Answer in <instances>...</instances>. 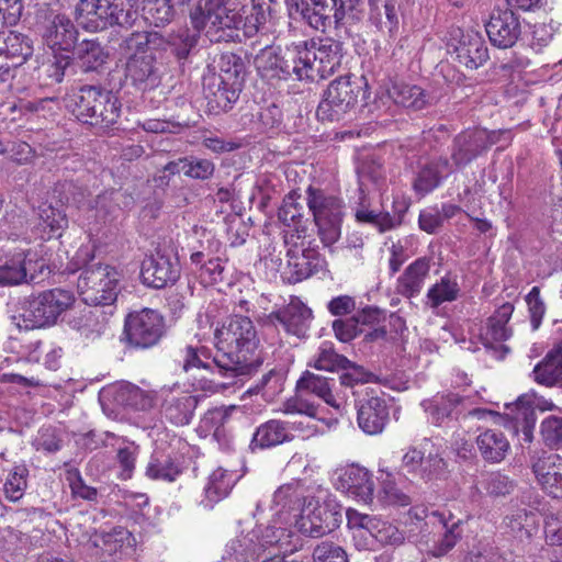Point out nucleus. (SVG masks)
<instances>
[{
	"label": "nucleus",
	"mask_w": 562,
	"mask_h": 562,
	"mask_svg": "<svg viewBox=\"0 0 562 562\" xmlns=\"http://www.w3.org/2000/svg\"><path fill=\"white\" fill-rule=\"evenodd\" d=\"M216 355L213 363L227 379H241L257 372L263 359L257 352L259 338L247 316L233 315L215 330Z\"/></svg>",
	"instance_id": "f257e3e1"
},
{
	"label": "nucleus",
	"mask_w": 562,
	"mask_h": 562,
	"mask_svg": "<svg viewBox=\"0 0 562 562\" xmlns=\"http://www.w3.org/2000/svg\"><path fill=\"white\" fill-rule=\"evenodd\" d=\"M161 36L154 32H134L120 44L127 55L125 78L139 90H148L160 82V72L153 46L159 45Z\"/></svg>",
	"instance_id": "f03ea898"
},
{
	"label": "nucleus",
	"mask_w": 562,
	"mask_h": 562,
	"mask_svg": "<svg viewBox=\"0 0 562 562\" xmlns=\"http://www.w3.org/2000/svg\"><path fill=\"white\" fill-rule=\"evenodd\" d=\"M66 106L81 123L108 128L120 117L121 104L109 90L83 86L67 98Z\"/></svg>",
	"instance_id": "7ed1b4c3"
},
{
	"label": "nucleus",
	"mask_w": 562,
	"mask_h": 562,
	"mask_svg": "<svg viewBox=\"0 0 562 562\" xmlns=\"http://www.w3.org/2000/svg\"><path fill=\"white\" fill-rule=\"evenodd\" d=\"M192 27L205 31L213 43L231 42L237 36L241 16L225 4V0H198L190 11Z\"/></svg>",
	"instance_id": "20e7f679"
},
{
	"label": "nucleus",
	"mask_w": 562,
	"mask_h": 562,
	"mask_svg": "<svg viewBox=\"0 0 562 562\" xmlns=\"http://www.w3.org/2000/svg\"><path fill=\"white\" fill-rule=\"evenodd\" d=\"M132 0H78L72 16L87 32H102L114 25H126L133 21L135 11Z\"/></svg>",
	"instance_id": "39448f33"
},
{
	"label": "nucleus",
	"mask_w": 562,
	"mask_h": 562,
	"mask_svg": "<svg viewBox=\"0 0 562 562\" xmlns=\"http://www.w3.org/2000/svg\"><path fill=\"white\" fill-rule=\"evenodd\" d=\"M74 303L71 291L60 288L45 290L21 302L20 317L25 328L52 326Z\"/></svg>",
	"instance_id": "423d86ee"
},
{
	"label": "nucleus",
	"mask_w": 562,
	"mask_h": 562,
	"mask_svg": "<svg viewBox=\"0 0 562 562\" xmlns=\"http://www.w3.org/2000/svg\"><path fill=\"white\" fill-rule=\"evenodd\" d=\"M77 281L83 302L93 306L113 305L120 293V272L109 265L87 262Z\"/></svg>",
	"instance_id": "0eeeda50"
},
{
	"label": "nucleus",
	"mask_w": 562,
	"mask_h": 562,
	"mask_svg": "<svg viewBox=\"0 0 562 562\" xmlns=\"http://www.w3.org/2000/svg\"><path fill=\"white\" fill-rule=\"evenodd\" d=\"M306 194V203L313 214L318 237L325 247H331L341 235L345 203L340 198L312 187H308Z\"/></svg>",
	"instance_id": "6e6552de"
},
{
	"label": "nucleus",
	"mask_w": 562,
	"mask_h": 562,
	"mask_svg": "<svg viewBox=\"0 0 562 562\" xmlns=\"http://www.w3.org/2000/svg\"><path fill=\"white\" fill-rule=\"evenodd\" d=\"M367 83L363 78L352 76H341L333 80L324 92V98L319 102L316 114L322 121H339L346 113L352 110L359 98H367Z\"/></svg>",
	"instance_id": "1a4fd4ad"
},
{
	"label": "nucleus",
	"mask_w": 562,
	"mask_h": 562,
	"mask_svg": "<svg viewBox=\"0 0 562 562\" xmlns=\"http://www.w3.org/2000/svg\"><path fill=\"white\" fill-rule=\"evenodd\" d=\"M255 66L260 76L268 80H288L293 75L296 79L304 80L300 44L285 49L267 45L256 55Z\"/></svg>",
	"instance_id": "9d476101"
},
{
	"label": "nucleus",
	"mask_w": 562,
	"mask_h": 562,
	"mask_svg": "<svg viewBox=\"0 0 562 562\" xmlns=\"http://www.w3.org/2000/svg\"><path fill=\"white\" fill-rule=\"evenodd\" d=\"M301 45L302 69L304 79L314 81L317 78L325 79L336 72L344 57V46L339 41L326 38L324 41H312L308 45L303 42Z\"/></svg>",
	"instance_id": "9b49d317"
},
{
	"label": "nucleus",
	"mask_w": 562,
	"mask_h": 562,
	"mask_svg": "<svg viewBox=\"0 0 562 562\" xmlns=\"http://www.w3.org/2000/svg\"><path fill=\"white\" fill-rule=\"evenodd\" d=\"M342 521V507L331 497L322 503L311 497L303 514L293 521L295 528L304 536L322 538L333 532Z\"/></svg>",
	"instance_id": "f8f14e48"
},
{
	"label": "nucleus",
	"mask_w": 562,
	"mask_h": 562,
	"mask_svg": "<svg viewBox=\"0 0 562 562\" xmlns=\"http://www.w3.org/2000/svg\"><path fill=\"white\" fill-rule=\"evenodd\" d=\"M165 333V318L156 310L143 308L130 313L125 318L124 335L128 345L134 348L154 347Z\"/></svg>",
	"instance_id": "ddd939ff"
},
{
	"label": "nucleus",
	"mask_w": 562,
	"mask_h": 562,
	"mask_svg": "<svg viewBox=\"0 0 562 562\" xmlns=\"http://www.w3.org/2000/svg\"><path fill=\"white\" fill-rule=\"evenodd\" d=\"M75 22L65 13L47 9L40 22L43 43L53 52H72L80 34Z\"/></svg>",
	"instance_id": "4468645a"
},
{
	"label": "nucleus",
	"mask_w": 562,
	"mask_h": 562,
	"mask_svg": "<svg viewBox=\"0 0 562 562\" xmlns=\"http://www.w3.org/2000/svg\"><path fill=\"white\" fill-rule=\"evenodd\" d=\"M180 263L171 248H158L142 262L140 277L143 283L154 288L164 289L172 285L180 278Z\"/></svg>",
	"instance_id": "2eb2a0df"
},
{
	"label": "nucleus",
	"mask_w": 562,
	"mask_h": 562,
	"mask_svg": "<svg viewBox=\"0 0 562 562\" xmlns=\"http://www.w3.org/2000/svg\"><path fill=\"white\" fill-rule=\"evenodd\" d=\"M494 132L486 130H465L459 133L452 140L450 158L452 167H465L495 144Z\"/></svg>",
	"instance_id": "dca6fc26"
},
{
	"label": "nucleus",
	"mask_w": 562,
	"mask_h": 562,
	"mask_svg": "<svg viewBox=\"0 0 562 562\" xmlns=\"http://www.w3.org/2000/svg\"><path fill=\"white\" fill-rule=\"evenodd\" d=\"M313 318L312 310L308 308L299 297H291L290 302L266 315L265 326L276 327L280 324L286 334L297 338H304Z\"/></svg>",
	"instance_id": "f3484780"
},
{
	"label": "nucleus",
	"mask_w": 562,
	"mask_h": 562,
	"mask_svg": "<svg viewBox=\"0 0 562 562\" xmlns=\"http://www.w3.org/2000/svg\"><path fill=\"white\" fill-rule=\"evenodd\" d=\"M530 465L538 483L552 497H562V458L557 453L535 450Z\"/></svg>",
	"instance_id": "a211bd4d"
},
{
	"label": "nucleus",
	"mask_w": 562,
	"mask_h": 562,
	"mask_svg": "<svg viewBox=\"0 0 562 562\" xmlns=\"http://www.w3.org/2000/svg\"><path fill=\"white\" fill-rule=\"evenodd\" d=\"M485 31L495 47L505 49L513 47L520 37L521 24L513 10L497 8L485 23Z\"/></svg>",
	"instance_id": "6ab92c4d"
},
{
	"label": "nucleus",
	"mask_w": 562,
	"mask_h": 562,
	"mask_svg": "<svg viewBox=\"0 0 562 562\" xmlns=\"http://www.w3.org/2000/svg\"><path fill=\"white\" fill-rule=\"evenodd\" d=\"M465 397L454 392L437 393L420 403L427 420L436 427L448 426L465 408Z\"/></svg>",
	"instance_id": "aec40b11"
},
{
	"label": "nucleus",
	"mask_w": 562,
	"mask_h": 562,
	"mask_svg": "<svg viewBox=\"0 0 562 562\" xmlns=\"http://www.w3.org/2000/svg\"><path fill=\"white\" fill-rule=\"evenodd\" d=\"M359 427L368 435H378L384 429L389 419L385 400L374 390H368L356 404Z\"/></svg>",
	"instance_id": "412c9836"
},
{
	"label": "nucleus",
	"mask_w": 562,
	"mask_h": 562,
	"mask_svg": "<svg viewBox=\"0 0 562 562\" xmlns=\"http://www.w3.org/2000/svg\"><path fill=\"white\" fill-rule=\"evenodd\" d=\"M324 265V258L315 248H291L288 250V265L283 271V279L295 284L322 270Z\"/></svg>",
	"instance_id": "4be33fe9"
},
{
	"label": "nucleus",
	"mask_w": 562,
	"mask_h": 562,
	"mask_svg": "<svg viewBox=\"0 0 562 562\" xmlns=\"http://www.w3.org/2000/svg\"><path fill=\"white\" fill-rule=\"evenodd\" d=\"M241 89L226 85V81L215 77V71L209 69L203 76V92L211 113L218 114L232 110L237 102Z\"/></svg>",
	"instance_id": "5701e85b"
},
{
	"label": "nucleus",
	"mask_w": 562,
	"mask_h": 562,
	"mask_svg": "<svg viewBox=\"0 0 562 562\" xmlns=\"http://www.w3.org/2000/svg\"><path fill=\"white\" fill-rule=\"evenodd\" d=\"M286 5L291 16H300L316 31L325 33L334 24V9L327 0H286Z\"/></svg>",
	"instance_id": "b1692460"
},
{
	"label": "nucleus",
	"mask_w": 562,
	"mask_h": 562,
	"mask_svg": "<svg viewBox=\"0 0 562 562\" xmlns=\"http://www.w3.org/2000/svg\"><path fill=\"white\" fill-rule=\"evenodd\" d=\"M310 496L306 495L304 487L297 483L292 482L280 486L273 494L272 508L276 510V515L283 517L288 521L285 515H293L296 520L297 515L303 514V509L310 501Z\"/></svg>",
	"instance_id": "393cba45"
},
{
	"label": "nucleus",
	"mask_w": 562,
	"mask_h": 562,
	"mask_svg": "<svg viewBox=\"0 0 562 562\" xmlns=\"http://www.w3.org/2000/svg\"><path fill=\"white\" fill-rule=\"evenodd\" d=\"M198 402V396L187 392H169L161 404V414L172 425L184 426L191 422Z\"/></svg>",
	"instance_id": "a878e982"
},
{
	"label": "nucleus",
	"mask_w": 562,
	"mask_h": 562,
	"mask_svg": "<svg viewBox=\"0 0 562 562\" xmlns=\"http://www.w3.org/2000/svg\"><path fill=\"white\" fill-rule=\"evenodd\" d=\"M453 172V167L448 158L439 157L423 165L416 173L414 189L425 195L438 188L442 180Z\"/></svg>",
	"instance_id": "bb28decb"
},
{
	"label": "nucleus",
	"mask_w": 562,
	"mask_h": 562,
	"mask_svg": "<svg viewBox=\"0 0 562 562\" xmlns=\"http://www.w3.org/2000/svg\"><path fill=\"white\" fill-rule=\"evenodd\" d=\"M427 518L430 524L440 526L443 529V535L440 540L434 546L431 553L434 557H443L450 552L457 542L461 539V519H456L451 513L446 515L445 512H431Z\"/></svg>",
	"instance_id": "cd10ccee"
},
{
	"label": "nucleus",
	"mask_w": 562,
	"mask_h": 562,
	"mask_svg": "<svg viewBox=\"0 0 562 562\" xmlns=\"http://www.w3.org/2000/svg\"><path fill=\"white\" fill-rule=\"evenodd\" d=\"M430 271V259L427 257L417 258L408 265L404 272L397 278L396 293L412 299L420 294L425 280Z\"/></svg>",
	"instance_id": "c85d7f7f"
},
{
	"label": "nucleus",
	"mask_w": 562,
	"mask_h": 562,
	"mask_svg": "<svg viewBox=\"0 0 562 562\" xmlns=\"http://www.w3.org/2000/svg\"><path fill=\"white\" fill-rule=\"evenodd\" d=\"M456 54L460 64L469 69H477L488 59L487 46L483 37L474 31H468L461 35Z\"/></svg>",
	"instance_id": "c756f323"
},
{
	"label": "nucleus",
	"mask_w": 562,
	"mask_h": 562,
	"mask_svg": "<svg viewBox=\"0 0 562 562\" xmlns=\"http://www.w3.org/2000/svg\"><path fill=\"white\" fill-rule=\"evenodd\" d=\"M9 72L22 66L33 55V41L25 34L11 31L0 45Z\"/></svg>",
	"instance_id": "7c9ffc66"
},
{
	"label": "nucleus",
	"mask_w": 562,
	"mask_h": 562,
	"mask_svg": "<svg viewBox=\"0 0 562 562\" xmlns=\"http://www.w3.org/2000/svg\"><path fill=\"white\" fill-rule=\"evenodd\" d=\"M513 312L514 305L506 302L487 318L486 327L481 334V339L486 348L496 350L494 342L505 341L513 335L512 328L507 326Z\"/></svg>",
	"instance_id": "2f4dec72"
},
{
	"label": "nucleus",
	"mask_w": 562,
	"mask_h": 562,
	"mask_svg": "<svg viewBox=\"0 0 562 562\" xmlns=\"http://www.w3.org/2000/svg\"><path fill=\"white\" fill-rule=\"evenodd\" d=\"M369 19L390 36L396 34L400 25V0H369Z\"/></svg>",
	"instance_id": "473e14b6"
},
{
	"label": "nucleus",
	"mask_w": 562,
	"mask_h": 562,
	"mask_svg": "<svg viewBox=\"0 0 562 562\" xmlns=\"http://www.w3.org/2000/svg\"><path fill=\"white\" fill-rule=\"evenodd\" d=\"M258 531L243 532L229 540L222 555L223 562H255L260 557V546H256Z\"/></svg>",
	"instance_id": "72a5a7b5"
},
{
	"label": "nucleus",
	"mask_w": 562,
	"mask_h": 562,
	"mask_svg": "<svg viewBox=\"0 0 562 562\" xmlns=\"http://www.w3.org/2000/svg\"><path fill=\"white\" fill-rule=\"evenodd\" d=\"M335 380L305 371L296 383L299 392L311 393L322 398L329 406L339 409V402L334 394Z\"/></svg>",
	"instance_id": "f704fd0d"
},
{
	"label": "nucleus",
	"mask_w": 562,
	"mask_h": 562,
	"mask_svg": "<svg viewBox=\"0 0 562 562\" xmlns=\"http://www.w3.org/2000/svg\"><path fill=\"white\" fill-rule=\"evenodd\" d=\"M78 67L83 72L98 71L106 64L109 53L97 40H83L72 50Z\"/></svg>",
	"instance_id": "c9c22d12"
},
{
	"label": "nucleus",
	"mask_w": 562,
	"mask_h": 562,
	"mask_svg": "<svg viewBox=\"0 0 562 562\" xmlns=\"http://www.w3.org/2000/svg\"><path fill=\"white\" fill-rule=\"evenodd\" d=\"M476 446L486 462L497 463L505 459L510 445L505 435L496 429H487L476 438Z\"/></svg>",
	"instance_id": "e433bc0d"
},
{
	"label": "nucleus",
	"mask_w": 562,
	"mask_h": 562,
	"mask_svg": "<svg viewBox=\"0 0 562 562\" xmlns=\"http://www.w3.org/2000/svg\"><path fill=\"white\" fill-rule=\"evenodd\" d=\"M341 487L359 499L368 503L373 495V481L369 472L362 468H348L340 476Z\"/></svg>",
	"instance_id": "4c0bfd02"
},
{
	"label": "nucleus",
	"mask_w": 562,
	"mask_h": 562,
	"mask_svg": "<svg viewBox=\"0 0 562 562\" xmlns=\"http://www.w3.org/2000/svg\"><path fill=\"white\" fill-rule=\"evenodd\" d=\"M293 440V436L288 435V428L284 422L271 419L261 424L255 431L251 440L252 448H271L284 441Z\"/></svg>",
	"instance_id": "58836bf2"
},
{
	"label": "nucleus",
	"mask_w": 562,
	"mask_h": 562,
	"mask_svg": "<svg viewBox=\"0 0 562 562\" xmlns=\"http://www.w3.org/2000/svg\"><path fill=\"white\" fill-rule=\"evenodd\" d=\"M535 380L539 384L552 386L562 376V342L558 344L533 369Z\"/></svg>",
	"instance_id": "ea45409f"
},
{
	"label": "nucleus",
	"mask_w": 562,
	"mask_h": 562,
	"mask_svg": "<svg viewBox=\"0 0 562 562\" xmlns=\"http://www.w3.org/2000/svg\"><path fill=\"white\" fill-rule=\"evenodd\" d=\"M200 32L195 29L179 27L168 34L166 44L178 63H184L189 58L191 52L198 45Z\"/></svg>",
	"instance_id": "a19ab883"
},
{
	"label": "nucleus",
	"mask_w": 562,
	"mask_h": 562,
	"mask_svg": "<svg viewBox=\"0 0 562 562\" xmlns=\"http://www.w3.org/2000/svg\"><path fill=\"white\" fill-rule=\"evenodd\" d=\"M70 326L80 331L88 339L101 336L106 327V317L100 310L87 307L72 317Z\"/></svg>",
	"instance_id": "79ce46f5"
},
{
	"label": "nucleus",
	"mask_w": 562,
	"mask_h": 562,
	"mask_svg": "<svg viewBox=\"0 0 562 562\" xmlns=\"http://www.w3.org/2000/svg\"><path fill=\"white\" fill-rule=\"evenodd\" d=\"M218 71H215V77L226 81V85L238 87L241 89L245 76V64L240 56L234 53H224L221 55L217 63Z\"/></svg>",
	"instance_id": "37998d69"
},
{
	"label": "nucleus",
	"mask_w": 562,
	"mask_h": 562,
	"mask_svg": "<svg viewBox=\"0 0 562 562\" xmlns=\"http://www.w3.org/2000/svg\"><path fill=\"white\" fill-rule=\"evenodd\" d=\"M33 263L31 259L11 260L0 267V285H16L36 281V276L31 272Z\"/></svg>",
	"instance_id": "c03bdc74"
},
{
	"label": "nucleus",
	"mask_w": 562,
	"mask_h": 562,
	"mask_svg": "<svg viewBox=\"0 0 562 562\" xmlns=\"http://www.w3.org/2000/svg\"><path fill=\"white\" fill-rule=\"evenodd\" d=\"M233 487V475L223 469L215 470L209 477L204 488L205 499L202 504L212 508L213 505L226 497Z\"/></svg>",
	"instance_id": "a18cd8bd"
},
{
	"label": "nucleus",
	"mask_w": 562,
	"mask_h": 562,
	"mask_svg": "<svg viewBox=\"0 0 562 562\" xmlns=\"http://www.w3.org/2000/svg\"><path fill=\"white\" fill-rule=\"evenodd\" d=\"M181 470L176 460L162 452H155L146 468V475L153 480H162L173 482L180 474Z\"/></svg>",
	"instance_id": "49530a36"
},
{
	"label": "nucleus",
	"mask_w": 562,
	"mask_h": 562,
	"mask_svg": "<svg viewBox=\"0 0 562 562\" xmlns=\"http://www.w3.org/2000/svg\"><path fill=\"white\" fill-rule=\"evenodd\" d=\"M333 18L336 27L345 24H356L364 16L366 0H330Z\"/></svg>",
	"instance_id": "de8ad7c7"
},
{
	"label": "nucleus",
	"mask_w": 562,
	"mask_h": 562,
	"mask_svg": "<svg viewBox=\"0 0 562 562\" xmlns=\"http://www.w3.org/2000/svg\"><path fill=\"white\" fill-rule=\"evenodd\" d=\"M114 398L120 405L136 411H147L154 406L153 396L133 384L120 385Z\"/></svg>",
	"instance_id": "09e8293b"
},
{
	"label": "nucleus",
	"mask_w": 562,
	"mask_h": 562,
	"mask_svg": "<svg viewBox=\"0 0 562 562\" xmlns=\"http://www.w3.org/2000/svg\"><path fill=\"white\" fill-rule=\"evenodd\" d=\"M349 364V360L336 352L333 342L323 341L313 358V362L310 363L316 370L323 371H337L341 370Z\"/></svg>",
	"instance_id": "8fccbe9b"
},
{
	"label": "nucleus",
	"mask_w": 562,
	"mask_h": 562,
	"mask_svg": "<svg viewBox=\"0 0 562 562\" xmlns=\"http://www.w3.org/2000/svg\"><path fill=\"white\" fill-rule=\"evenodd\" d=\"M145 20L155 26H165L175 15L170 0H142Z\"/></svg>",
	"instance_id": "3c124183"
},
{
	"label": "nucleus",
	"mask_w": 562,
	"mask_h": 562,
	"mask_svg": "<svg viewBox=\"0 0 562 562\" xmlns=\"http://www.w3.org/2000/svg\"><path fill=\"white\" fill-rule=\"evenodd\" d=\"M460 288L456 280L448 277L429 288L427 301L432 308H437L442 303L456 301L459 296Z\"/></svg>",
	"instance_id": "603ef678"
},
{
	"label": "nucleus",
	"mask_w": 562,
	"mask_h": 562,
	"mask_svg": "<svg viewBox=\"0 0 562 562\" xmlns=\"http://www.w3.org/2000/svg\"><path fill=\"white\" fill-rule=\"evenodd\" d=\"M132 539V533L123 528L115 527L109 532H103L100 535L95 541V547L101 548L109 555L115 554L120 551L125 544H130Z\"/></svg>",
	"instance_id": "864d4df0"
},
{
	"label": "nucleus",
	"mask_w": 562,
	"mask_h": 562,
	"mask_svg": "<svg viewBox=\"0 0 562 562\" xmlns=\"http://www.w3.org/2000/svg\"><path fill=\"white\" fill-rule=\"evenodd\" d=\"M37 215L45 228L49 229V237H60L61 232L68 226V220L59 210L50 204L43 203L38 206Z\"/></svg>",
	"instance_id": "5fc2aeb1"
},
{
	"label": "nucleus",
	"mask_w": 562,
	"mask_h": 562,
	"mask_svg": "<svg viewBox=\"0 0 562 562\" xmlns=\"http://www.w3.org/2000/svg\"><path fill=\"white\" fill-rule=\"evenodd\" d=\"M369 535L384 546H401L405 540L403 531H401L396 526L378 518L374 525H371V531Z\"/></svg>",
	"instance_id": "6e6d98bb"
},
{
	"label": "nucleus",
	"mask_w": 562,
	"mask_h": 562,
	"mask_svg": "<svg viewBox=\"0 0 562 562\" xmlns=\"http://www.w3.org/2000/svg\"><path fill=\"white\" fill-rule=\"evenodd\" d=\"M394 100L397 104L413 110H422L428 102L424 90L411 85L395 87Z\"/></svg>",
	"instance_id": "4d7b16f0"
},
{
	"label": "nucleus",
	"mask_w": 562,
	"mask_h": 562,
	"mask_svg": "<svg viewBox=\"0 0 562 562\" xmlns=\"http://www.w3.org/2000/svg\"><path fill=\"white\" fill-rule=\"evenodd\" d=\"M27 475L29 470L25 465H16L9 473L4 483V493L9 501L16 502L23 496V493L27 486Z\"/></svg>",
	"instance_id": "13d9d810"
},
{
	"label": "nucleus",
	"mask_w": 562,
	"mask_h": 562,
	"mask_svg": "<svg viewBox=\"0 0 562 562\" xmlns=\"http://www.w3.org/2000/svg\"><path fill=\"white\" fill-rule=\"evenodd\" d=\"M540 436L547 447L562 449V417L544 418L540 425Z\"/></svg>",
	"instance_id": "bf43d9fd"
},
{
	"label": "nucleus",
	"mask_w": 562,
	"mask_h": 562,
	"mask_svg": "<svg viewBox=\"0 0 562 562\" xmlns=\"http://www.w3.org/2000/svg\"><path fill=\"white\" fill-rule=\"evenodd\" d=\"M183 364L184 371H189L192 368H203L213 371L217 367L212 361H207L210 358V351L205 347H193L188 345L183 351Z\"/></svg>",
	"instance_id": "052dcab7"
},
{
	"label": "nucleus",
	"mask_w": 562,
	"mask_h": 562,
	"mask_svg": "<svg viewBox=\"0 0 562 562\" xmlns=\"http://www.w3.org/2000/svg\"><path fill=\"white\" fill-rule=\"evenodd\" d=\"M514 419L515 431L518 436H520L519 440L530 443L533 438V429L536 424V414L533 409L527 407L519 408Z\"/></svg>",
	"instance_id": "680f3d73"
},
{
	"label": "nucleus",
	"mask_w": 562,
	"mask_h": 562,
	"mask_svg": "<svg viewBox=\"0 0 562 562\" xmlns=\"http://www.w3.org/2000/svg\"><path fill=\"white\" fill-rule=\"evenodd\" d=\"M313 562H348L346 551L330 541L318 543L312 554Z\"/></svg>",
	"instance_id": "e2e57ef3"
},
{
	"label": "nucleus",
	"mask_w": 562,
	"mask_h": 562,
	"mask_svg": "<svg viewBox=\"0 0 562 562\" xmlns=\"http://www.w3.org/2000/svg\"><path fill=\"white\" fill-rule=\"evenodd\" d=\"M486 492L494 496H505L514 490L513 481L501 472H492L484 480Z\"/></svg>",
	"instance_id": "0e129e2a"
},
{
	"label": "nucleus",
	"mask_w": 562,
	"mask_h": 562,
	"mask_svg": "<svg viewBox=\"0 0 562 562\" xmlns=\"http://www.w3.org/2000/svg\"><path fill=\"white\" fill-rule=\"evenodd\" d=\"M184 175L192 179L206 180L212 177L215 167L211 160L200 158H187Z\"/></svg>",
	"instance_id": "69168bd1"
},
{
	"label": "nucleus",
	"mask_w": 562,
	"mask_h": 562,
	"mask_svg": "<svg viewBox=\"0 0 562 562\" xmlns=\"http://www.w3.org/2000/svg\"><path fill=\"white\" fill-rule=\"evenodd\" d=\"M283 411L286 414H299L307 418H315L318 413V406L304 398L302 395H296L284 403Z\"/></svg>",
	"instance_id": "338daca9"
},
{
	"label": "nucleus",
	"mask_w": 562,
	"mask_h": 562,
	"mask_svg": "<svg viewBox=\"0 0 562 562\" xmlns=\"http://www.w3.org/2000/svg\"><path fill=\"white\" fill-rule=\"evenodd\" d=\"M333 329L336 338L342 342L351 341L362 331L353 316L334 321Z\"/></svg>",
	"instance_id": "774afa93"
}]
</instances>
